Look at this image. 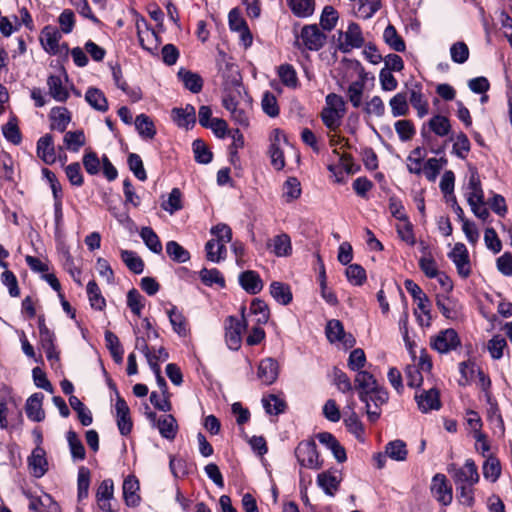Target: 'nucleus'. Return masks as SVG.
I'll list each match as a JSON object with an SVG mask.
<instances>
[{"label": "nucleus", "mask_w": 512, "mask_h": 512, "mask_svg": "<svg viewBox=\"0 0 512 512\" xmlns=\"http://www.w3.org/2000/svg\"><path fill=\"white\" fill-rule=\"evenodd\" d=\"M120 256L126 267L135 274H141L144 271V261L132 250L122 249Z\"/></svg>", "instance_id": "nucleus-41"}, {"label": "nucleus", "mask_w": 512, "mask_h": 512, "mask_svg": "<svg viewBox=\"0 0 512 512\" xmlns=\"http://www.w3.org/2000/svg\"><path fill=\"white\" fill-rule=\"evenodd\" d=\"M407 99L408 96L404 92H399L390 99L389 105L393 117H400L408 114L409 105Z\"/></svg>", "instance_id": "nucleus-47"}, {"label": "nucleus", "mask_w": 512, "mask_h": 512, "mask_svg": "<svg viewBox=\"0 0 512 512\" xmlns=\"http://www.w3.org/2000/svg\"><path fill=\"white\" fill-rule=\"evenodd\" d=\"M385 453L387 457L394 461H405L408 455L406 443L400 439L390 441L385 446Z\"/></svg>", "instance_id": "nucleus-40"}, {"label": "nucleus", "mask_w": 512, "mask_h": 512, "mask_svg": "<svg viewBox=\"0 0 512 512\" xmlns=\"http://www.w3.org/2000/svg\"><path fill=\"white\" fill-rule=\"evenodd\" d=\"M409 101L419 118H423L429 113V104L422 93L421 84L416 83L409 89Z\"/></svg>", "instance_id": "nucleus-24"}, {"label": "nucleus", "mask_w": 512, "mask_h": 512, "mask_svg": "<svg viewBox=\"0 0 512 512\" xmlns=\"http://www.w3.org/2000/svg\"><path fill=\"white\" fill-rule=\"evenodd\" d=\"M105 342L116 363H122L124 350L118 337L111 331L105 332Z\"/></svg>", "instance_id": "nucleus-53"}, {"label": "nucleus", "mask_w": 512, "mask_h": 512, "mask_svg": "<svg viewBox=\"0 0 512 512\" xmlns=\"http://www.w3.org/2000/svg\"><path fill=\"white\" fill-rule=\"evenodd\" d=\"M415 400L418 408L423 413H427L431 410H438L441 407L439 391L435 388L422 390L420 393L417 392L415 394Z\"/></svg>", "instance_id": "nucleus-17"}, {"label": "nucleus", "mask_w": 512, "mask_h": 512, "mask_svg": "<svg viewBox=\"0 0 512 512\" xmlns=\"http://www.w3.org/2000/svg\"><path fill=\"white\" fill-rule=\"evenodd\" d=\"M273 253L278 257H285L291 254V239L287 234H280L272 239L271 243Z\"/></svg>", "instance_id": "nucleus-48"}, {"label": "nucleus", "mask_w": 512, "mask_h": 512, "mask_svg": "<svg viewBox=\"0 0 512 512\" xmlns=\"http://www.w3.org/2000/svg\"><path fill=\"white\" fill-rule=\"evenodd\" d=\"M433 497L443 506H448L453 500L452 486L444 474L437 473L433 476L430 487Z\"/></svg>", "instance_id": "nucleus-12"}, {"label": "nucleus", "mask_w": 512, "mask_h": 512, "mask_svg": "<svg viewBox=\"0 0 512 512\" xmlns=\"http://www.w3.org/2000/svg\"><path fill=\"white\" fill-rule=\"evenodd\" d=\"M449 141H454L452 154L459 159H466L471 150V143L467 135L464 132H459L455 137L450 136Z\"/></svg>", "instance_id": "nucleus-36"}, {"label": "nucleus", "mask_w": 512, "mask_h": 512, "mask_svg": "<svg viewBox=\"0 0 512 512\" xmlns=\"http://www.w3.org/2000/svg\"><path fill=\"white\" fill-rule=\"evenodd\" d=\"M278 76L281 82L289 88L298 86V77L294 67L290 64H282L278 67Z\"/></svg>", "instance_id": "nucleus-59"}, {"label": "nucleus", "mask_w": 512, "mask_h": 512, "mask_svg": "<svg viewBox=\"0 0 512 512\" xmlns=\"http://www.w3.org/2000/svg\"><path fill=\"white\" fill-rule=\"evenodd\" d=\"M338 19L337 10L333 6L327 5L320 15V26L324 31H331L337 25Z\"/></svg>", "instance_id": "nucleus-55"}, {"label": "nucleus", "mask_w": 512, "mask_h": 512, "mask_svg": "<svg viewBox=\"0 0 512 512\" xmlns=\"http://www.w3.org/2000/svg\"><path fill=\"white\" fill-rule=\"evenodd\" d=\"M85 100L93 109L99 112H106L109 108L106 96L98 88H88L85 93Z\"/></svg>", "instance_id": "nucleus-33"}, {"label": "nucleus", "mask_w": 512, "mask_h": 512, "mask_svg": "<svg viewBox=\"0 0 512 512\" xmlns=\"http://www.w3.org/2000/svg\"><path fill=\"white\" fill-rule=\"evenodd\" d=\"M436 305L445 318L451 320L458 318L459 311L457 304L450 298L437 297Z\"/></svg>", "instance_id": "nucleus-60"}, {"label": "nucleus", "mask_w": 512, "mask_h": 512, "mask_svg": "<svg viewBox=\"0 0 512 512\" xmlns=\"http://www.w3.org/2000/svg\"><path fill=\"white\" fill-rule=\"evenodd\" d=\"M157 428L160 435L168 440L174 439L178 430L176 419L171 414H166L158 419Z\"/></svg>", "instance_id": "nucleus-39"}, {"label": "nucleus", "mask_w": 512, "mask_h": 512, "mask_svg": "<svg viewBox=\"0 0 512 512\" xmlns=\"http://www.w3.org/2000/svg\"><path fill=\"white\" fill-rule=\"evenodd\" d=\"M167 315L174 332L179 336L185 337L188 333V324L182 312H180L176 306L172 305L171 308L167 310Z\"/></svg>", "instance_id": "nucleus-37"}, {"label": "nucleus", "mask_w": 512, "mask_h": 512, "mask_svg": "<svg viewBox=\"0 0 512 512\" xmlns=\"http://www.w3.org/2000/svg\"><path fill=\"white\" fill-rule=\"evenodd\" d=\"M139 234L144 244L151 252L155 254H160L162 252V243L151 227H142Z\"/></svg>", "instance_id": "nucleus-45"}, {"label": "nucleus", "mask_w": 512, "mask_h": 512, "mask_svg": "<svg viewBox=\"0 0 512 512\" xmlns=\"http://www.w3.org/2000/svg\"><path fill=\"white\" fill-rule=\"evenodd\" d=\"M67 442L70 448V452L74 461H82L85 459L86 452L84 445L79 439L76 432L70 430L67 432Z\"/></svg>", "instance_id": "nucleus-51"}, {"label": "nucleus", "mask_w": 512, "mask_h": 512, "mask_svg": "<svg viewBox=\"0 0 512 512\" xmlns=\"http://www.w3.org/2000/svg\"><path fill=\"white\" fill-rule=\"evenodd\" d=\"M199 275H200L201 281L207 286H212L214 284H217L220 287L225 286V279L222 276V274L220 273V271L216 268H212V269L203 268L200 271Z\"/></svg>", "instance_id": "nucleus-61"}, {"label": "nucleus", "mask_w": 512, "mask_h": 512, "mask_svg": "<svg viewBox=\"0 0 512 512\" xmlns=\"http://www.w3.org/2000/svg\"><path fill=\"white\" fill-rule=\"evenodd\" d=\"M49 95L57 102H66L69 98V91L63 85L62 79L57 75H50L47 78Z\"/></svg>", "instance_id": "nucleus-32"}, {"label": "nucleus", "mask_w": 512, "mask_h": 512, "mask_svg": "<svg viewBox=\"0 0 512 512\" xmlns=\"http://www.w3.org/2000/svg\"><path fill=\"white\" fill-rule=\"evenodd\" d=\"M364 44V37L360 26L352 22L345 32L338 31L337 48L343 53H349L353 49L360 48Z\"/></svg>", "instance_id": "nucleus-10"}, {"label": "nucleus", "mask_w": 512, "mask_h": 512, "mask_svg": "<svg viewBox=\"0 0 512 512\" xmlns=\"http://www.w3.org/2000/svg\"><path fill=\"white\" fill-rule=\"evenodd\" d=\"M177 76L183 83L184 87L192 93L196 94L202 90L203 79L198 73L192 72L185 68H180Z\"/></svg>", "instance_id": "nucleus-30"}, {"label": "nucleus", "mask_w": 512, "mask_h": 512, "mask_svg": "<svg viewBox=\"0 0 512 512\" xmlns=\"http://www.w3.org/2000/svg\"><path fill=\"white\" fill-rule=\"evenodd\" d=\"M326 336L331 343L338 342L345 338L346 333L343 324L336 319L328 321L326 325Z\"/></svg>", "instance_id": "nucleus-64"}, {"label": "nucleus", "mask_w": 512, "mask_h": 512, "mask_svg": "<svg viewBox=\"0 0 512 512\" xmlns=\"http://www.w3.org/2000/svg\"><path fill=\"white\" fill-rule=\"evenodd\" d=\"M61 35L59 31L51 26H46L41 32L40 41L44 50L51 54L56 55L59 53V40Z\"/></svg>", "instance_id": "nucleus-27"}, {"label": "nucleus", "mask_w": 512, "mask_h": 512, "mask_svg": "<svg viewBox=\"0 0 512 512\" xmlns=\"http://www.w3.org/2000/svg\"><path fill=\"white\" fill-rule=\"evenodd\" d=\"M295 456L301 467L318 470L323 466L317 451L316 443L313 440L301 441L295 449Z\"/></svg>", "instance_id": "nucleus-6"}, {"label": "nucleus", "mask_w": 512, "mask_h": 512, "mask_svg": "<svg viewBox=\"0 0 512 512\" xmlns=\"http://www.w3.org/2000/svg\"><path fill=\"white\" fill-rule=\"evenodd\" d=\"M116 392V403H115V411H116V421L117 427L121 435L126 436L130 434L133 423L130 417V409L126 403V401L119 395L115 385L110 384Z\"/></svg>", "instance_id": "nucleus-15"}, {"label": "nucleus", "mask_w": 512, "mask_h": 512, "mask_svg": "<svg viewBox=\"0 0 512 512\" xmlns=\"http://www.w3.org/2000/svg\"><path fill=\"white\" fill-rule=\"evenodd\" d=\"M354 382L361 401H366L368 399V394L379 386L375 377L366 370L358 371Z\"/></svg>", "instance_id": "nucleus-18"}, {"label": "nucleus", "mask_w": 512, "mask_h": 512, "mask_svg": "<svg viewBox=\"0 0 512 512\" xmlns=\"http://www.w3.org/2000/svg\"><path fill=\"white\" fill-rule=\"evenodd\" d=\"M327 42L326 34L317 24L304 25L299 34H296L295 46L304 51H319Z\"/></svg>", "instance_id": "nucleus-4"}, {"label": "nucleus", "mask_w": 512, "mask_h": 512, "mask_svg": "<svg viewBox=\"0 0 512 512\" xmlns=\"http://www.w3.org/2000/svg\"><path fill=\"white\" fill-rule=\"evenodd\" d=\"M447 164V159L444 157L441 158H429L423 167V172L426 176V178L429 181H435L438 174L440 173L441 169L444 165Z\"/></svg>", "instance_id": "nucleus-56"}, {"label": "nucleus", "mask_w": 512, "mask_h": 512, "mask_svg": "<svg viewBox=\"0 0 512 512\" xmlns=\"http://www.w3.org/2000/svg\"><path fill=\"white\" fill-rule=\"evenodd\" d=\"M265 411L270 415H278L285 411L286 403L274 394L262 398Z\"/></svg>", "instance_id": "nucleus-58"}, {"label": "nucleus", "mask_w": 512, "mask_h": 512, "mask_svg": "<svg viewBox=\"0 0 512 512\" xmlns=\"http://www.w3.org/2000/svg\"><path fill=\"white\" fill-rule=\"evenodd\" d=\"M210 233L215 237L205 244L206 257L209 261L218 263L226 257V244L232 240L231 228L219 223L213 226Z\"/></svg>", "instance_id": "nucleus-2"}, {"label": "nucleus", "mask_w": 512, "mask_h": 512, "mask_svg": "<svg viewBox=\"0 0 512 512\" xmlns=\"http://www.w3.org/2000/svg\"><path fill=\"white\" fill-rule=\"evenodd\" d=\"M87 294L90 305L93 309L103 310L106 306V300L103 297L100 288L94 280H91L87 284Z\"/></svg>", "instance_id": "nucleus-49"}, {"label": "nucleus", "mask_w": 512, "mask_h": 512, "mask_svg": "<svg viewBox=\"0 0 512 512\" xmlns=\"http://www.w3.org/2000/svg\"><path fill=\"white\" fill-rule=\"evenodd\" d=\"M49 117L51 120L50 128L52 130H57L61 133L65 132L67 126L71 121L70 112L65 107L52 108Z\"/></svg>", "instance_id": "nucleus-28"}, {"label": "nucleus", "mask_w": 512, "mask_h": 512, "mask_svg": "<svg viewBox=\"0 0 512 512\" xmlns=\"http://www.w3.org/2000/svg\"><path fill=\"white\" fill-rule=\"evenodd\" d=\"M431 348L440 354H447L461 346L458 333L453 328L441 330L430 338Z\"/></svg>", "instance_id": "nucleus-9"}, {"label": "nucleus", "mask_w": 512, "mask_h": 512, "mask_svg": "<svg viewBox=\"0 0 512 512\" xmlns=\"http://www.w3.org/2000/svg\"><path fill=\"white\" fill-rule=\"evenodd\" d=\"M466 198L468 204L482 203L484 200V191L477 173H472L469 177Z\"/></svg>", "instance_id": "nucleus-34"}, {"label": "nucleus", "mask_w": 512, "mask_h": 512, "mask_svg": "<svg viewBox=\"0 0 512 512\" xmlns=\"http://www.w3.org/2000/svg\"><path fill=\"white\" fill-rule=\"evenodd\" d=\"M44 395L42 393L32 394L26 401L25 411L27 417L34 422H41L45 418L42 408Z\"/></svg>", "instance_id": "nucleus-26"}, {"label": "nucleus", "mask_w": 512, "mask_h": 512, "mask_svg": "<svg viewBox=\"0 0 512 512\" xmlns=\"http://www.w3.org/2000/svg\"><path fill=\"white\" fill-rule=\"evenodd\" d=\"M316 437L322 445L332 452L337 462L343 463L346 461V451L333 434L329 432H321L318 433Z\"/></svg>", "instance_id": "nucleus-23"}, {"label": "nucleus", "mask_w": 512, "mask_h": 512, "mask_svg": "<svg viewBox=\"0 0 512 512\" xmlns=\"http://www.w3.org/2000/svg\"><path fill=\"white\" fill-rule=\"evenodd\" d=\"M316 482L326 495L334 496L340 487L341 478L336 470H327L317 475Z\"/></svg>", "instance_id": "nucleus-20"}, {"label": "nucleus", "mask_w": 512, "mask_h": 512, "mask_svg": "<svg viewBox=\"0 0 512 512\" xmlns=\"http://www.w3.org/2000/svg\"><path fill=\"white\" fill-rule=\"evenodd\" d=\"M388 398V392L383 387L378 386L368 394L366 401H362L365 403L366 413L371 422L379 419L381 415L380 407L388 401Z\"/></svg>", "instance_id": "nucleus-11"}, {"label": "nucleus", "mask_w": 512, "mask_h": 512, "mask_svg": "<svg viewBox=\"0 0 512 512\" xmlns=\"http://www.w3.org/2000/svg\"><path fill=\"white\" fill-rule=\"evenodd\" d=\"M242 318L228 316L224 322L225 342L230 350L237 351L241 347L242 333L246 330L247 322L242 308Z\"/></svg>", "instance_id": "nucleus-5"}, {"label": "nucleus", "mask_w": 512, "mask_h": 512, "mask_svg": "<svg viewBox=\"0 0 512 512\" xmlns=\"http://www.w3.org/2000/svg\"><path fill=\"white\" fill-rule=\"evenodd\" d=\"M127 163L130 171L138 180L145 181L147 179V174L143 165V161L138 154L130 153L127 158Z\"/></svg>", "instance_id": "nucleus-63"}, {"label": "nucleus", "mask_w": 512, "mask_h": 512, "mask_svg": "<svg viewBox=\"0 0 512 512\" xmlns=\"http://www.w3.org/2000/svg\"><path fill=\"white\" fill-rule=\"evenodd\" d=\"M166 253L171 260L177 263H185L190 259V253L174 240L166 243Z\"/></svg>", "instance_id": "nucleus-52"}, {"label": "nucleus", "mask_w": 512, "mask_h": 512, "mask_svg": "<svg viewBox=\"0 0 512 512\" xmlns=\"http://www.w3.org/2000/svg\"><path fill=\"white\" fill-rule=\"evenodd\" d=\"M64 148L71 152H78L86 143L83 130L68 131L63 138Z\"/></svg>", "instance_id": "nucleus-44"}, {"label": "nucleus", "mask_w": 512, "mask_h": 512, "mask_svg": "<svg viewBox=\"0 0 512 512\" xmlns=\"http://www.w3.org/2000/svg\"><path fill=\"white\" fill-rule=\"evenodd\" d=\"M138 39L141 47L150 52L154 53L158 48V36L153 29L147 28L146 30L140 29V24L137 23Z\"/></svg>", "instance_id": "nucleus-42"}, {"label": "nucleus", "mask_w": 512, "mask_h": 512, "mask_svg": "<svg viewBox=\"0 0 512 512\" xmlns=\"http://www.w3.org/2000/svg\"><path fill=\"white\" fill-rule=\"evenodd\" d=\"M192 148L196 162L200 164H208L212 161V152L208 149L202 140H194L192 143Z\"/></svg>", "instance_id": "nucleus-62"}, {"label": "nucleus", "mask_w": 512, "mask_h": 512, "mask_svg": "<svg viewBox=\"0 0 512 512\" xmlns=\"http://www.w3.org/2000/svg\"><path fill=\"white\" fill-rule=\"evenodd\" d=\"M270 141L268 154L271 164L276 170H282L285 167V158L281 144L286 143V135L282 130L274 129L270 135Z\"/></svg>", "instance_id": "nucleus-14"}, {"label": "nucleus", "mask_w": 512, "mask_h": 512, "mask_svg": "<svg viewBox=\"0 0 512 512\" xmlns=\"http://www.w3.org/2000/svg\"><path fill=\"white\" fill-rule=\"evenodd\" d=\"M139 482L133 475L125 478L123 482V496L125 503L128 506L135 507L140 502V496L138 495Z\"/></svg>", "instance_id": "nucleus-31"}, {"label": "nucleus", "mask_w": 512, "mask_h": 512, "mask_svg": "<svg viewBox=\"0 0 512 512\" xmlns=\"http://www.w3.org/2000/svg\"><path fill=\"white\" fill-rule=\"evenodd\" d=\"M171 117L177 126L189 129L193 127L196 122V111L194 106L187 104L183 108H173Z\"/></svg>", "instance_id": "nucleus-22"}, {"label": "nucleus", "mask_w": 512, "mask_h": 512, "mask_svg": "<svg viewBox=\"0 0 512 512\" xmlns=\"http://www.w3.org/2000/svg\"><path fill=\"white\" fill-rule=\"evenodd\" d=\"M455 485H475L479 482L478 468L473 459H466L463 466L452 464L448 468Z\"/></svg>", "instance_id": "nucleus-7"}, {"label": "nucleus", "mask_w": 512, "mask_h": 512, "mask_svg": "<svg viewBox=\"0 0 512 512\" xmlns=\"http://www.w3.org/2000/svg\"><path fill=\"white\" fill-rule=\"evenodd\" d=\"M384 42L394 51L403 52L406 49L403 38L398 34L396 28L389 24L383 32Z\"/></svg>", "instance_id": "nucleus-43"}, {"label": "nucleus", "mask_w": 512, "mask_h": 512, "mask_svg": "<svg viewBox=\"0 0 512 512\" xmlns=\"http://www.w3.org/2000/svg\"><path fill=\"white\" fill-rule=\"evenodd\" d=\"M37 156L46 164L51 165L56 162L57 155L54 145V139L51 134H45L37 141Z\"/></svg>", "instance_id": "nucleus-19"}, {"label": "nucleus", "mask_w": 512, "mask_h": 512, "mask_svg": "<svg viewBox=\"0 0 512 512\" xmlns=\"http://www.w3.org/2000/svg\"><path fill=\"white\" fill-rule=\"evenodd\" d=\"M28 466L32 475L36 478H41L47 472L48 462L46 452L42 447L37 446L32 451L31 456L28 457Z\"/></svg>", "instance_id": "nucleus-21"}, {"label": "nucleus", "mask_w": 512, "mask_h": 512, "mask_svg": "<svg viewBox=\"0 0 512 512\" xmlns=\"http://www.w3.org/2000/svg\"><path fill=\"white\" fill-rule=\"evenodd\" d=\"M448 257L455 264L461 278L466 279L471 275L469 252L463 243H456Z\"/></svg>", "instance_id": "nucleus-13"}, {"label": "nucleus", "mask_w": 512, "mask_h": 512, "mask_svg": "<svg viewBox=\"0 0 512 512\" xmlns=\"http://www.w3.org/2000/svg\"><path fill=\"white\" fill-rule=\"evenodd\" d=\"M326 106L321 112L324 125L331 131L337 130L346 113L345 101L342 96L330 93L325 98Z\"/></svg>", "instance_id": "nucleus-3"}, {"label": "nucleus", "mask_w": 512, "mask_h": 512, "mask_svg": "<svg viewBox=\"0 0 512 512\" xmlns=\"http://www.w3.org/2000/svg\"><path fill=\"white\" fill-rule=\"evenodd\" d=\"M240 286L249 294H258L263 289V281L260 275L253 270H247L239 275Z\"/></svg>", "instance_id": "nucleus-25"}, {"label": "nucleus", "mask_w": 512, "mask_h": 512, "mask_svg": "<svg viewBox=\"0 0 512 512\" xmlns=\"http://www.w3.org/2000/svg\"><path fill=\"white\" fill-rule=\"evenodd\" d=\"M430 133L440 138L450 137L452 133L450 119L441 114L432 116L421 128V136L427 143L431 140Z\"/></svg>", "instance_id": "nucleus-8"}, {"label": "nucleus", "mask_w": 512, "mask_h": 512, "mask_svg": "<svg viewBox=\"0 0 512 512\" xmlns=\"http://www.w3.org/2000/svg\"><path fill=\"white\" fill-rule=\"evenodd\" d=\"M292 14L297 18L311 17L316 8L315 0H286Z\"/></svg>", "instance_id": "nucleus-29"}, {"label": "nucleus", "mask_w": 512, "mask_h": 512, "mask_svg": "<svg viewBox=\"0 0 512 512\" xmlns=\"http://www.w3.org/2000/svg\"><path fill=\"white\" fill-rule=\"evenodd\" d=\"M380 0H359L356 16L362 19H369L380 9Z\"/></svg>", "instance_id": "nucleus-57"}, {"label": "nucleus", "mask_w": 512, "mask_h": 512, "mask_svg": "<svg viewBox=\"0 0 512 512\" xmlns=\"http://www.w3.org/2000/svg\"><path fill=\"white\" fill-rule=\"evenodd\" d=\"M482 471L486 480L496 482L501 475V464L499 459L492 455L488 456L483 464Z\"/></svg>", "instance_id": "nucleus-46"}, {"label": "nucleus", "mask_w": 512, "mask_h": 512, "mask_svg": "<svg viewBox=\"0 0 512 512\" xmlns=\"http://www.w3.org/2000/svg\"><path fill=\"white\" fill-rule=\"evenodd\" d=\"M69 404L71 408L77 413L79 421L83 426H89L92 424L93 418L91 411L81 402V400L71 395L69 397Z\"/></svg>", "instance_id": "nucleus-50"}, {"label": "nucleus", "mask_w": 512, "mask_h": 512, "mask_svg": "<svg viewBox=\"0 0 512 512\" xmlns=\"http://www.w3.org/2000/svg\"><path fill=\"white\" fill-rule=\"evenodd\" d=\"M270 294L281 305H288L293 299L290 286L279 281L270 284Z\"/></svg>", "instance_id": "nucleus-35"}, {"label": "nucleus", "mask_w": 512, "mask_h": 512, "mask_svg": "<svg viewBox=\"0 0 512 512\" xmlns=\"http://www.w3.org/2000/svg\"><path fill=\"white\" fill-rule=\"evenodd\" d=\"M249 313L254 316V321L257 325L266 324L270 317L268 305L265 301L258 298L252 300Z\"/></svg>", "instance_id": "nucleus-38"}, {"label": "nucleus", "mask_w": 512, "mask_h": 512, "mask_svg": "<svg viewBox=\"0 0 512 512\" xmlns=\"http://www.w3.org/2000/svg\"><path fill=\"white\" fill-rule=\"evenodd\" d=\"M226 69L230 75L228 78L230 88H225V95L222 99V104L226 110L230 112L232 120L242 127L249 126V113L247 106L249 99L247 93L242 87L241 78L238 67L233 63H225Z\"/></svg>", "instance_id": "nucleus-1"}, {"label": "nucleus", "mask_w": 512, "mask_h": 512, "mask_svg": "<svg viewBox=\"0 0 512 512\" xmlns=\"http://www.w3.org/2000/svg\"><path fill=\"white\" fill-rule=\"evenodd\" d=\"M135 127L143 138L152 139L156 134L153 121L145 114H140L136 117Z\"/></svg>", "instance_id": "nucleus-54"}, {"label": "nucleus", "mask_w": 512, "mask_h": 512, "mask_svg": "<svg viewBox=\"0 0 512 512\" xmlns=\"http://www.w3.org/2000/svg\"><path fill=\"white\" fill-rule=\"evenodd\" d=\"M278 375L279 365L274 358L267 357L260 361L257 369V377L263 384H273L277 380Z\"/></svg>", "instance_id": "nucleus-16"}]
</instances>
